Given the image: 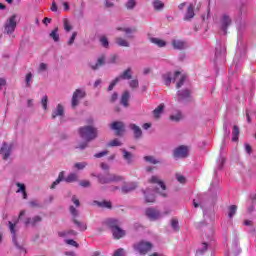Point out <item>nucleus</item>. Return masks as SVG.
Instances as JSON below:
<instances>
[{"label":"nucleus","mask_w":256,"mask_h":256,"mask_svg":"<svg viewBox=\"0 0 256 256\" xmlns=\"http://www.w3.org/2000/svg\"><path fill=\"white\" fill-rule=\"evenodd\" d=\"M162 79L165 85H167V87H169L171 83H175V81H177L176 88L181 89V87H183L185 81L187 80V76H185L184 74H181V72L179 71H176L174 73L167 72L162 76Z\"/></svg>","instance_id":"obj_1"},{"label":"nucleus","mask_w":256,"mask_h":256,"mask_svg":"<svg viewBox=\"0 0 256 256\" xmlns=\"http://www.w3.org/2000/svg\"><path fill=\"white\" fill-rule=\"evenodd\" d=\"M106 225L112 229V235L114 239H121L122 237H125V230L121 229L119 227V221L116 219H108L106 221Z\"/></svg>","instance_id":"obj_2"},{"label":"nucleus","mask_w":256,"mask_h":256,"mask_svg":"<svg viewBox=\"0 0 256 256\" xmlns=\"http://www.w3.org/2000/svg\"><path fill=\"white\" fill-rule=\"evenodd\" d=\"M79 134L82 139L89 143V141L97 139V128H94L92 126H85L79 129Z\"/></svg>","instance_id":"obj_3"},{"label":"nucleus","mask_w":256,"mask_h":256,"mask_svg":"<svg viewBox=\"0 0 256 256\" xmlns=\"http://www.w3.org/2000/svg\"><path fill=\"white\" fill-rule=\"evenodd\" d=\"M17 14H13L4 23V33L6 35H13L15 33V29H17V19H18Z\"/></svg>","instance_id":"obj_4"},{"label":"nucleus","mask_w":256,"mask_h":256,"mask_svg":"<svg viewBox=\"0 0 256 256\" xmlns=\"http://www.w3.org/2000/svg\"><path fill=\"white\" fill-rule=\"evenodd\" d=\"M149 183H151L152 185H157L156 193H159V195H162V197H167V193H165L167 187L165 186V183L162 182L161 178H159V176H152L149 179Z\"/></svg>","instance_id":"obj_5"},{"label":"nucleus","mask_w":256,"mask_h":256,"mask_svg":"<svg viewBox=\"0 0 256 256\" xmlns=\"http://www.w3.org/2000/svg\"><path fill=\"white\" fill-rule=\"evenodd\" d=\"M145 213H146V217H148L150 221H157L161 219V217H165V215H169L171 211H165L163 213H160V211L155 208H147Z\"/></svg>","instance_id":"obj_6"},{"label":"nucleus","mask_w":256,"mask_h":256,"mask_svg":"<svg viewBox=\"0 0 256 256\" xmlns=\"http://www.w3.org/2000/svg\"><path fill=\"white\" fill-rule=\"evenodd\" d=\"M133 77L131 68L126 69L120 76L116 77L108 86V91H113V88L121 81V79L129 80Z\"/></svg>","instance_id":"obj_7"},{"label":"nucleus","mask_w":256,"mask_h":256,"mask_svg":"<svg viewBox=\"0 0 256 256\" xmlns=\"http://www.w3.org/2000/svg\"><path fill=\"white\" fill-rule=\"evenodd\" d=\"M98 181L102 185H105L107 183H117L119 181H123V176L115 175V174H108L106 176L99 175L98 176Z\"/></svg>","instance_id":"obj_8"},{"label":"nucleus","mask_w":256,"mask_h":256,"mask_svg":"<svg viewBox=\"0 0 256 256\" xmlns=\"http://www.w3.org/2000/svg\"><path fill=\"white\" fill-rule=\"evenodd\" d=\"M152 248L153 244H151V242L140 241L134 245L135 251H137V253H140V255H147V253H149Z\"/></svg>","instance_id":"obj_9"},{"label":"nucleus","mask_w":256,"mask_h":256,"mask_svg":"<svg viewBox=\"0 0 256 256\" xmlns=\"http://www.w3.org/2000/svg\"><path fill=\"white\" fill-rule=\"evenodd\" d=\"M85 91L83 89H76L72 95L71 105L72 109H75L79 103H81V99H85Z\"/></svg>","instance_id":"obj_10"},{"label":"nucleus","mask_w":256,"mask_h":256,"mask_svg":"<svg viewBox=\"0 0 256 256\" xmlns=\"http://www.w3.org/2000/svg\"><path fill=\"white\" fill-rule=\"evenodd\" d=\"M70 213H71L72 217H74L73 223H74V225H76L77 229H79V231H87V224L75 219V217H79V211L77 209H75V207L70 206Z\"/></svg>","instance_id":"obj_11"},{"label":"nucleus","mask_w":256,"mask_h":256,"mask_svg":"<svg viewBox=\"0 0 256 256\" xmlns=\"http://www.w3.org/2000/svg\"><path fill=\"white\" fill-rule=\"evenodd\" d=\"M9 225V229H10V233L12 235V241L14 243V245L18 248V249H22L21 245H19V242H17V233L19 232V228L17 227V222L13 223L11 221L8 222Z\"/></svg>","instance_id":"obj_12"},{"label":"nucleus","mask_w":256,"mask_h":256,"mask_svg":"<svg viewBox=\"0 0 256 256\" xmlns=\"http://www.w3.org/2000/svg\"><path fill=\"white\" fill-rule=\"evenodd\" d=\"M189 155V148L187 146H179L173 152L174 159H185Z\"/></svg>","instance_id":"obj_13"},{"label":"nucleus","mask_w":256,"mask_h":256,"mask_svg":"<svg viewBox=\"0 0 256 256\" xmlns=\"http://www.w3.org/2000/svg\"><path fill=\"white\" fill-rule=\"evenodd\" d=\"M13 151V145L4 143L0 149V154L3 156V159H9Z\"/></svg>","instance_id":"obj_14"},{"label":"nucleus","mask_w":256,"mask_h":256,"mask_svg":"<svg viewBox=\"0 0 256 256\" xmlns=\"http://www.w3.org/2000/svg\"><path fill=\"white\" fill-rule=\"evenodd\" d=\"M110 128L112 131H116V135H122L125 131V124H123V122H113Z\"/></svg>","instance_id":"obj_15"},{"label":"nucleus","mask_w":256,"mask_h":256,"mask_svg":"<svg viewBox=\"0 0 256 256\" xmlns=\"http://www.w3.org/2000/svg\"><path fill=\"white\" fill-rule=\"evenodd\" d=\"M41 221H43L41 216H34L33 218H27L24 221V225H26V227H29V225H31V227H35V225H39Z\"/></svg>","instance_id":"obj_16"},{"label":"nucleus","mask_w":256,"mask_h":256,"mask_svg":"<svg viewBox=\"0 0 256 256\" xmlns=\"http://www.w3.org/2000/svg\"><path fill=\"white\" fill-rule=\"evenodd\" d=\"M65 115V107L58 104L56 108L52 111V119H57V117H63Z\"/></svg>","instance_id":"obj_17"},{"label":"nucleus","mask_w":256,"mask_h":256,"mask_svg":"<svg viewBox=\"0 0 256 256\" xmlns=\"http://www.w3.org/2000/svg\"><path fill=\"white\" fill-rule=\"evenodd\" d=\"M229 25H231V17L224 14L221 19V29L224 33H227V27H229Z\"/></svg>","instance_id":"obj_18"},{"label":"nucleus","mask_w":256,"mask_h":256,"mask_svg":"<svg viewBox=\"0 0 256 256\" xmlns=\"http://www.w3.org/2000/svg\"><path fill=\"white\" fill-rule=\"evenodd\" d=\"M172 46L174 49H178V50L187 49V42L183 40L174 39L172 40Z\"/></svg>","instance_id":"obj_19"},{"label":"nucleus","mask_w":256,"mask_h":256,"mask_svg":"<svg viewBox=\"0 0 256 256\" xmlns=\"http://www.w3.org/2000/svg\"><path fill=\"white\" fill-rule=\"evenodd\" d=\"M191 97V92L189 90H182L177 92V101H185V99H189Z\"/></svg>","instance_id":"obj_20"},{"label":"nucleus","mask_w":256,"mask_h":256,"mask_svg":"<svg viewBox=\"0 0 256 256\" xmlns=\"http://www.w3.org/2000/svg\"><path fill=\"white\" fill-rule=\"evenodd\" d=\"M129 128L131 129V131H133L135 139H139L141 138V135H143L141 127L137 126L136 124H130Z\"/></svg>","instance_id":"obj_21"},{"label":"nucleus","mask_w":256,"mask_h":256,"mask_svg":"<svg viewBox=\"0 0 256 256\" xmlns=\"http://www.w3.org/2000/svg\"><path fill=\"white\" fill-rule=\"evenodd\" d=\"M104 63H105V55H102L97 59V62L95 64H90V67L91 69H93V71H97V69H100V67H103Z\"/></svg>","instance_id":"obj_22"},{"label":"nucleus","mask_w":256,"mask_h":256,"mask_svg":"<svg viewBox=\"0 0 256 256\" xmlns=\"http://www.w3.org/2000/svg\"><path fill=\"white\" fill-rule=\"evenodd\" d=\"M194 17H195L194 6H193V4H190L188 6L187 12L185 14L184 20L190 21V19H193Z\"/></svg>","instance_id":"obj_23"},{"label":"nucleus","mask_w":256,"mask_h":256,"mask_svg":"<svg viewBox=\"0 0 256 256\" xmlns=\"http://www.w3.org/2000/svg\"><path fill=\"white\" fill-rule=\"evenodd\" d=\"M144 195L146 203H155V194L151 193V190L147 189Z\"/></svg>","instance_id":"obj_24"},{"label":"nucleus","mask_w":256,"mask_h":256,"mask_svg":"<svg viewBox=\"0 0 256 256\" xmlns=\"http://www.w3.org/2000/svg\"><path fill=\"white\" fill-rule=\"evenodd\" d=\"M164 109H165V104H160L158 107H156L154 109L153 115H154L155 119H159V117H161Z\"/></svg>","instance_id":"obj_25"},{"label":"nucleus","mask_w":256,"mask_h":256,"mask_svg":"<svg viewBox=\"0 0 256 256\" xmlns=\"http://www.w3.org/2000/svg\"><path fill=\"white\" fill-rule=\"evenodd\" d=\"M134 189H137V183L130 182L122 187L123 193H129V191H134Z\"/></svg>","instance_id":"obj_26"},{"label":"nucleus","mask_w":256,"mask_h":256,"mask_svg":"<svg viewBox=\"0 0 256 256\" xmlns=\"http://www.w3.org/2000/svg\"><path fill=\"white\" fill-rule=\"evenodd\" d=\"M122 153H123V159L126 160V163H128V165H131V163H133V154H131V152L122 149Z\"/></svg>","instance_id":"obj_27"},{"label":"nucleus","mask_w":256,"mask_h":256,"mask_svg":"<svg viewBox=\"0 0 256 256\" xmlns=\"http://www.w3.org/2000/svg\"><path fill=\"white\" fill-rule=\"evenodd\" d=\"M115 43L118 45V47H130L129 41L122 37H117L115 39Z\"/></svg>","instance_id":"obj_28"},{"label":"nucleus","mask_w":256,"mask_h":256,"mask_svg":"<svg viewBox=\"0 0 256 256\" xmlns=\"http://www.w3.org/2000/svg\"><path fill=\"white\" fill-rule=\"evenodd\" d=\"M129 97V91H125L121 97V105L124 107H129Z\"/></svg>","instance_id":"obj_29"},{"label":"nucleus","mask_w":256,"mask_h":256,"mask_svg":"<svg viewBox=\"0 0 256 256\" xmlns=\"http://www.w3.org/2000/svg\"><path fill=\"white\" fill-rule=\"evenodd\" d=\"M150 41L154 45H157V47H165L167 45V42H165V40H162L160 38H150Z\"/></svg>","instance_id":"obj_30"},{"label":"nucleus","mask_w":256,"mask_h":256,"mask_svg":"<svg viewBox=\"0 0 256 256\" xmlns=\"http://www.w3.org/2000/svg\"><path fill=\"white\" fill-rule=\"evenodd\" d=\"M59 237H75L77 232L75 230H67L58 233Z\"/></svg>","instance_id":"obj_31"},{"label":"nucleus","mask_w":256,"mask_h":256,"mask_svg":"<svg viewBox=\"0 0 256 256\" xmlns=\"http://www.w3.org/2000/svg\"><path fill=\"white\" fill-rule=\"evenodd\" d=\"M64 178L65 172H60L58 178L52 183L50 189H55V187H57V185H59V183H61V181H63Z\"/></svg>","instance_id":"obj_32"},{"label":"nucleus","mask_w":256,"mask_h":256,"mask_svg":"<svg viewBox=\"0 0 256 256\" xmlns=\"http://www.w3.org/2000/svg\"><path fill=\"white\" fill-rule=\"evenodd\" d=\"M117 30L126 33L128 39H133L132 33H135V28H117Z\"/></svg>","instance_id":"obj_33"},{"label":"nucleus","mask_w":256,"mask_h":256,"mask_svg":"<svg viewBox=\"0 0 256 256\" xmlns=\"http://www.w3.org/2000/svg\"><path fill=\"white\" fill-rule=\"evenodd\" d=\"M237 214V205H231L228 207V217L229 219H233L235 215Z\"/></svg>","instance_id":"obj_34"},{"label":"nucleus","mask_w":256,"mask_h":256,"mask_svg":"<svg viewBox=\"0 0 256 256\" xmlns=\"http://www.w3.org/2000/svg\"><path fill=\"white\" fill-rule=\"evenodd\" d=\"M51 39L55 41V43L59 42V28L56 27L52 32L50 33Z\"/></svg>","instance_id":"obj_35"},{"label":"nucleus","mask_w":256,"mask_h":256,"mask_svg":"<svg viewBox=\"0 0 256 256\" xmlns=\"http://www.w3.org/2000/svg\"><path fill=\"white\" fill-rule=\"evenodd\" d=\"M16 185L17 187H19L16 193H22L23 199H27V192H25V184L17 183Z\"/></svg>","instance_id":"obj_36"},{"label":"nucleus","mask_w":256,"mask_h":256,"mask_svg":"<svg viewBox=\"0 0 256 256\" xmlns=\"http://www.w3.org/2000/svg\"><path fill=\"white\" fill-rule=\"evenodd\" d=\"M153 7L156 11H161L163 7H165V4L161 2L160 0H155L153 2Z\"/></svg>","instance_id":"obj_37"},{"label":"nucleus","mask_w":256,"mask_h":256,"mask_svg":"<svg viewBox=\"0 0 256 256\" xmlns=\"http://www.w3.org/2000/svg\"><path fill=\"white\" fill-rule=\"evenodd\" d=\"M232 141H239V127L234 126L232 130Z\"/></svg>","instance_id":"obj_38"},{"label":"nucleus","mask_w":256,"mask_h":256,"mask_svg":"<svg viewBox=\"0 0 256 256\" xmlns=\"http://www.w3.org/2000/svg\"><path fill=\"white\" fill-rule=\"evenodd\" d=\"M77 179H78L77 174L71 173L65 178V181L66 183H74V181H77Z\"/></svg>","instance_id":"obj_39"},{"label":"nucleus","mask_w":256,"mask_h":256,"mask_svg":"<svg viewBox=\"0 0 256 256\" xmlns=\"http://www.w3.org/2000/svg\"><path fill=\"white\" fill-rule=\"evenodd\" d=\"M144 160H146L147 163H151L152 165H157V163H161V161H159L158 159H156L153 156H145Z\"/></svg>","instance_id":"obj_40"},{"label":"nucleus","mask_w":256,"mask_h":256,"mask_svg":"<svg viewBox=\"0 0 256 256\" xmlns=\"http://www.w3.org/2000/svg\"><path fill=\"white\" fill-rule=\"evenodd\" d=\"M171 121H181V119H183V115L181 114V112H176L175 114H172L170 116Z\"/></svg>","instance_id":"obj_41"},{"label":"nucleus","mask_w":256,"mask_h":256,"mask_svg":"<svg viewBox=\"0 0 256 256\" xmlns=\"http://www.w3.org/2000/svg\"><path fill=\"white\" fill-rule=\"evenodd\" d=\"M171 227L174 231H179V220L177 218L171 219Z\"/></svg>","instance_id":"obj_42"},{"label":"nucleus","mask_w":256,"mask_h":256,"mask_svg":"<svg viewBox=\"0 0 256 256\" xmlns=\"http://www.w3.org/2000/svg\"><path fill=\"white\" fill-rule=\"evenodd\" d=\"M207 248H208V245L207 243H202V247L199 248L197 251H196V255L197 256H200V255H203V253H205V251H207Z\"/></svg>","instance_id":"obj_43"},{"label":"nucleus","mask_w":256,"mask_h":256,"mask_svg":"<svg viewBox=\"0 0 256 256\" xmlns=\"http://www.w3.org/2000/svg\"><path fill=\"white\" fill-rule=\"evenodd\" d=\"M31 81H33V74L29 72L25 77L26 87H31Z\"/></svg>","instance_id":"obj_44"},{"label":"nucleus","mask_w":256,"mask_h":256,"mask_svg":"<svg viewBox=\"0 0 256 256\" xmlns=\"http://www.w3.org/2000/svg\"><path fill=\"white\" fill-rule=\"evenodd\" d=\"M63 25H64V30L69 33V31H71V29H73V26H71V24L69 23L68 19H64L63 20Z\"/></svg>","instance_id":"obj_45"},{"label":"nucleus","mask_w":256,"mask_h":256,"mask_svg":"<svg viewBox=\"0 0 256 256\" xmlns=\"http://www.w3.org/2000/svg\"><path fill=\"white\" fill-rule=\"evenodd\" d=\"M225 51H227V49L225 48V46H219L216 48V57H219V55H225Z\"/></svg>","instance_id":"obj_46"},{"label":"nucleus","mask_w":256,"mask_h":256,"mask_svg":"<svg viewBox=\"0 0 256 256\" xmlns=\"http://www.w3.org/2000/svg\"><path fill=\"white\" fill-rule=\"evenodd\" d=\"M100 43L102 47H105L106 49L109 47V40L105 36L100 37Z\"/></svg>","instance_id":"obj_47"},{"label":"nucleus","mask_w":256,"mask_h":256,"mask_svg":"<svg viewBox=\"0 0 256 256\" xmlns=\"http://www.w3.org/2000/svg\"><path fill=\"white\" fill-rule=\"evenodd\" d=\"M135 5H137V2L135 0H128L126 3V8L129 10L135 9Z\"/></svg>","instance_id":"obj_48"},{"label":"nucleus","mask_w":256,"mask_h":256,"mask_svg":"<svg viewBox=\"0 0 256 256\" xmlns=\"http://www.w3.org/2000/svg\"><path fill=\"white\" fill-rule=\"evenodd\" d=\"M218 169H223V165H225V157L220 156L217 160Z\"/></svg>","instance_id":"obj_49"},{"label":"nucleus","mask_w":256,"mask_h":256,"mask_svg":"<svg viewBox=\"0 0 256 256\" xmlns=\"http://www.w3.org/2000/svg\"><path fill=\"white\" fill-rule=\"evenodd\" d=\"M74 167L78 170H83L87 167V162H78L74 165Z\"/></svg>","instance_id":"obj_50"},{"label":"nucleus","mask_w":256,"mask_h":256,"mask_svg":"<svg viewBox=\"0 0 256 256\" xmlns=\"http://www.w3.org/2000/svg\"><path fill=\"white\" fill-rule=\"evenodd\" d=\"M122 143L119 141V139H114L111 142H109L110 147H121Z\"/></svg>","instance_id":"obj_51"},{"label":"nucleus","mask_w":256,"mask_h":256,"mask_svg":"<svg viewBox=\"0 0 256 256\" xmlns=\"http://www.w3.org/2000/svg\"><path fill=\"white\" fill-rule=\"evenodd\" d=\"M75 39H77V32H73L72 36L70 37V39L67 42V45L71 46L75 43Z\"/></svg>","instance_id":"obj_52"},{"label":"nucleus","mask_w":256,"mask_h":256,"mask_svg":"<svg viewBox=\"0 0 256 256\" xmlns=\"http://www.w3.org/2000/svg\"><path fill=\"white\" fill-rule=\"evenodd\" d=\"M48 101H49V98L47 97V95L42 97L41 103H42V107H43L44 111H47Z\"/></svg>","instance_id":"obj_53"},{"label":"nucleus","mask_w":256,"mask_h":256,"mask_svg":"<svg viewBox=\"0 0 256 256\" xmlns=\"http://www.w3.org/2000/svg\"><path fill=\"white\" fill-rule=\"evenodd\" d=\"M48 66L45 63H40L39 67H38V73H45V71H47Z\"/></svg>","instance_id":"obj_54"},{"label":"nucleus","mask_w":256,"mask_h":256,"mask_svg":"<svg viewBox=\"0 0 256 256\" xmlns=\"http://www.w3.org/2000/svg\"><path fill=\"white\" fill-rule=\"evenodd\" d=\"M129 86L131 87V89H137V87H139V80L137 79L131 80L129 82Z\"/></svg>","instance_id":"obj_55"},{"label":"nucleus","mask_w":256,"mask_h":256,"mask_svg":"<svg viewBox=\"0 0 256 256\" xmlns=\"http://www.w3.org/2000/svg\"><path fill=\"white\" fill-rule=\"evenodd\" d=\"M108 154H109V151L104 150V151H102V152H99V153L94 154V157H95L96 159H101V157H105V155H108Z\"/></svg>","instance_id":"obj_56"},{"label":"nucleus","mask_w":256,"mask_h":256,"mask_svg":"<svg viewBox=\"0 0 256 256\" xmlns=\"http://www.w3.org/2000/svg\"><path fill=\"white\" fill-rule=\"evenodd\" d=\"M100 207H105L106 209H111V202H97Z\"/></svg>","instance_id":"obj_57"},{"label":"nucleus","mask_w":256,"mask_h":256,"mask_svg":"<svg viewBox=\"0 0 256 256\" xmlns=\"http://www.w3.org/2000/svg\"><path fill=\"white\" fill-rule=\"evenodd\" d=\"M65 243H67V245H71L72 247H79V244L75 240H72V239L65 240Z\"/></svg>","instance_id":"obj_58"},{"label":"nucleus","mask_w":256,"mask_h":256,"mask_svg":"<svg viewBox=\"0 0 256 256\" xmlns=\"http://www.w3.org/2000/svg\"><path fill=\"white\" fill-rule=\"evenodd\" d=\"M176 180L178 183H185L186 179L185 176L181 175V174H176Z\"/></svg>","instance_id":"obj_59"},{"label":"nucleus","mask_w":256,"mask_h":256,"mask_svg":"<svg viewBox=\"0 0 256 256\" xmlns=\"http://www.w3.org/2000/svg\"><path fill=\"white\" fill-rule=\"evenodd\" d=\"M117 59H119V56H117V55H112V56L109 58L108 63H110V64H115V63H117Z\"/></svg>","instance_id":"obj_60"},{"label":"nucleus","mask_w":256,"mask_h":256,"mask_svg":"<svg viewBox=\"0 0 256 256\" xmlns=\"http://www.w3.org/2000/svg\"><path fill=\"white\" fill-rule=\"evenodd\" d=\"M125 255V250H123L122 248L116 250L114 252V255L113 256H124Z\"/></svg>","instance_id":"obj_61"},{"label":"nucleus","mask_w":256,"mask_h":256,"mask_svg":"<svg viewBox=\"0 0 256 256\" xmlns=\"http://www.w3.org/2000/svg\"><path fill=\"white\" fill-rule=\"evenodd\" d=\"M81 187H91V182L89 180H83L80 182Z\"/></svg>","instance_id":"obj_62"},{"label":"nucleus","mask_w":256,"mask_h":256,"mask_svg":"<svg viewBox=\"0 0 256 256\" xmlns=\"http://www.w3.org/2000/svg\"><path fill=\"white\" fill-rule=\"evenodd\" d=\"M51 11H53V13H57V3L55 1L52 2V6H51Z\"/></svg>","instance_id":"obj_63"},{"label":"nucleus","mask_w":256,"mask_h":256,"mask_svg":"<svg viewBox=\"0 0 256 256\" xmlns=\"http://www.w3.org/2000/svg\"><path fill=\"white\" fill-rule=\"evenodd\" d=\"M244 147H245V151H246V153H248V155H251V145H249V144H245L244 145Z\"/></svg>","instance_id":"obj_64"}]
</instances>
